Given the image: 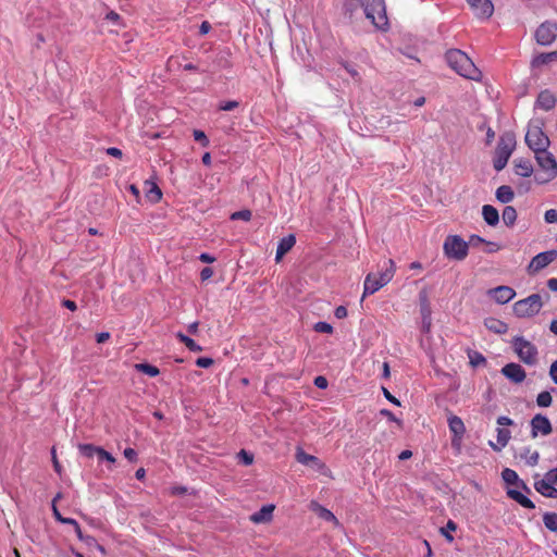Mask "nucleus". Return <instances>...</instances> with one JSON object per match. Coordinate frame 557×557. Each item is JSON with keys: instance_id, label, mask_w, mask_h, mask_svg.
Instances as JSON below:
<instances>
[{"instance_id": "nucleus-27", "label": "nucleus", "mask_w": 557, "mask_h": 557, "mask_svg": "<svg viewBox=\"0 0 557 557\" xmlns=\"http://www.w3.org/2000/svg\"><path fill=\"white\" fill-rule=\"evenodd\" d=\"M482 214L484 221L491 225L495 226L499 222V214L496 208L491 205H484L482 208Z\"/></svg>"}, {"instance_id": "nucleus-32", "label": "nucleus", "mask_w": 557, "mask_h": 557, "mask_svg": "<svg viewBox=\"0 0 557 557\" xmlns=\"http://www.w3.org/2000/svg\"><path fill=\"white\" fill-rule=\"evenodd\" d=\"M146 185L148 186L146 190V195L149 198L151 202H158L162 198L161 189L154 184L146 182Z\"/></svg>"}, {"instance_id": "nucleus-60", "label": "nucleus", "mask_w": 557, "mask_h": 557, "mask_svg": "<svg viewBox=\"0 0 557 557\" xmlns=\"http://www.w3.org/2000/svg\"><path fill=\"white\" fill-rule=\"evenodd\" d=\"M348 314V310L345 306H339L335 310V317L338 319H343Z\"/></svg>"}, {"instance_id": "nucleus-37", "label": "nucleus", "mask_w": 557, "mask_h": 557, "mask_svg": "<svg viewBox=\"0 0 557 557\" xmlns=\"http://www.w3.org/2000/svg\"><path fill=\"white\" fill-rule=\"evenodd\" d=\"M544 525L550 531H557V513L548 512L543 517Z\"/></svg>"}, {"instance_id": "nucleus-58", "label": "nucleus", "mask_w": 557, "mask_h": 557, "mask_svg": "<svg viewBox=\"0 0 557 557\" xmlns=\"http://www.w3.org/2000/svg\"><path fill=\"white\" fill-rule=\"evenodd\" d=\"M106 20L112 22V23H119L121 21V16L119 13H116L115 11H110L107 15H106Z\"/></svg>"}, {"instance_id": "nucleus-3", "label": "nucleus", "mask_w": 557, "mask_h": 557, "mask_svg": "<svg viewBox=\"0 0 557 557\" xmlns=\"http://www.w3.org/2000/svg\"><path fill=\"white\" fill-rule=\"evenodd\" d=\"M368 20L380 30L388 28V18L384 0H358Z\"/></svg>"}, {"instance_id": "nucleus-47", "label": "nucleus", "mask_w": 557, "mask_h": 557, "mask_svg": "<svg viewBox=\"0 0 557 557\" xmlns=\"http://www.w3.org/2000/svg\"><path fill=\"white\" fill-rule=\"evenodd\" d=\"M239 107V102L236 101V100H230V101H225V102H222L220 103L219 106V109L222 110V111H232L236 108Z\"/></svg>"}, {"instance_id": "nucleus-29", "label": "nucleus", "mask_w": 557, "mask_h": 557, "mask_svg": "<svg viewBox=\"0 0 557 557\" xmlns=\"http://www.w3.org/2000/svg\"><path fill=\"white\" fill-rule=\"evenodd\" d=\"M311 509L322 519L326 521L337 522L336 517L329 509L322 507L315 502H312L310 505Z\"/></svg>"}, {"instance_id": "nucleus-33", "label": "nucleus", "mask_w": 557, "mask_h": 557, "mask_svg": "<svg viewBox=\"0 0 557 557\" xmlns=\"http://www.w3.org/2000/svg\"><path fill=\"white\" fill-rule=\"evenodd\" d=\"M517 220V211L513 207L507 206L503 210V221L507 226H512Z\"/></svg>"}, {"instance_id": "nucleus-10", "label": "nucleus", "mask_w": 557, "mask_h": 557, "mask_svg": "<svg viewBox=\"0 0 557 557\" xmlns=\"http://www.w3.org/2000/svg\"><path fill=\"white\" fill-rule=\"evenodd\" d=\"M557 38V23L546 21L542 23L536 32H535V39L539 45L542 46H548L555 41Z\"/></svg>"}, {"instance_id": "nucleus-63", "label": "nucleus", "mask_w": 557, "mask_h": 557, "mask_svg": "<svg viewBox=\"0 0 557 557\" xmlns=\"http://www.w3.org/2000/svg\"><path fill=\"white\" fill-rule=\"evenodd\" d=\"M62 306L71 311H75L77 309L76 302L70 299H64L62 301Z\"/></svg>"}, {"instance_id": "nucleus-62", "label": "nucleus", "mask_w": 557, "mask_h": 557, "mask_svg": "<svg viewBox=\"0 0 557 557\" xmlns=\"http://www.w3.org/2000/svg\"><path fill=\"white\" fill-rule=\"evenodd\" d=\"M485 245L487 246V249L485 251L488 253L496 252L500 249V246L493 242H486Z\"/></svg>"}, {"instance_id": "nucleus-49", "label": "nucleus", "mask_w": 557, "mask_h": 557, "mask_svg": "<svg viewBox=\"0 0 557 557\" xmlns=\"http://www.w3.org/2000/svg\"><path fill=\"white\" fill-rule=\"evenodd\" d=\"M123 455L126 459H128L132 462L137 461V451L134 448L127 447L124 449Z\"/></svg>"}, {"instance_id": "nucleus-28", "label": "nucleus", "mask_w": 557, "mask_h": 557, "mask_svg": "<svg viewBox=\"0 0 557 557\" xmlns=\"http://www.w3.org/2000/svg\"><path fill=\"white\" fill-rule=\"evenodd\" d=\"M515 197L513 190L510 186L503 185L496 190V198L503 203L510 202Z\"/></svg>"}, {"instance_id": "nucleus-35", "label": "nucleus", "mask_w": 557, "mask_h": 557, "mask_svg": "<svg viewBox=\"0 0 557 557\" xmlns=\"http://www.w3.org/2000/svg\"><path fill=\"white\" fill-rule=\"evenodd\" d=\"M78 449L82 455H84L87 458H91L95 455L98 456V453L100 450L99 446H95L92 444H79Z\"/></svg>"}, {"instance_id": "nucleus-56", "label": "nucleus", "mask_w": 557, "mask_h": 557, "mask_svg": "<svg viewBox=\"0 0 557 557\" xmlns=\"http://www.w3.org/2000/svg\"><path fill=\"white\" fill-rule=\"evenodd\" d=\"M213 275V270L209 267H206L200 272V278L202 281L209 280Z\"/></svg>"}, {"instance_id": "nucleus-16", "label": "nucleus", "mask_w": 557, "mask_h": 557, "mask_svg": "<svg viewBox=\"0 0 557 557\" xmlns=\"http://www.w3.org/2000/svg\"><path fill=\"white\" fill-rule=\"evenodd\" d=\"M295 457L299 463L308 468H311L318 472H322L323 469L325 468L324 463H322L318 457L307 454L301 448L297 449Z\"/></svg>"}, {"instance_id": "nucleus-59", "label": "nucleus", "mask_w": 557, "mask_h": 557, "mask_svg": "<svg viewBox=\"0 0 557 557\" xmlns=\"http://www.w3.org/2000/svg\"><path fill=\"white\" fill-rule=\"evenodd\" d=\"M549 375L555 384H557V360L550 364Z\"/></svg>"}, {"instance_id": "nucleus-45", "label": "nucleus", "mask_w": 557, "mask_h": 557, "mask_svg": "<svg viewBox=\"0 0 557 557\" xmlns=\"http://www.w3.org/2000/svg\"><path fill=\"white\" fill-rule=\"evenodd\" d=\"M194 139L200 143L202 147H207L209 145V139L202 131L195 129Z\"/></svg>"}, {"instance_id": "nucleus-53", "label": "nucleus", "mask_w": 557, "mask_h": 557, "mask_svg": "<svg viewBox=\"0 0 557 557\" xmlns=\"http://www.w3.org/2000/svg\"><path fill=\"white\" fill-rule=\"evenodd\" d=\"M467 243L471 246H478L480 244H486V240L479 235H471Z\"/></svg>"}, {"instance_id": "nucleus-55", "label": "nucleus", "mask_w": 557, "mask_h": 557, "mask_svg": "<svg viewBox=\"0 0 557 557\" xmlns=\"http://www.w3.org/2000/svg\"><path fill=\"white\" fill-rule=\"evenodd\" d=\"M107 153L111 157L121 159L123 157V152L121 149L116 147H110L107 149Z\"/></svg>"}, {"instance_id": "nucleus-52", "label": "nucleus", "mask_w": 557, "mask_h": 557, "mask_svg": "<svg viewBox=\"0 0 557 557\" xmlns=\"http://www.w3.org/2000/svg\"><path fill=\"white\" fill-rule=\"evenodd\" d=\"M382 392L388 401L396 406H400V401L395 396H393L386 387H382Z\"/></svg>"}, {"instance_id": "nucleus-36", "label": "nucleus", "mask_w": 557, "mask_h": 557, "mask_svg": "<svg viewBox=\"0 0 557 557\" xmlns=\"http://www.w3.org/2000/svg\"><path fill=\"white\" fill-rule=\"evenodd\" d=\"M135 367L139 372H143L149 375L150 377H154L160 373L157 367L149 363H137Z\"/></svg>"}, {"instance_id": "nucleus-22", "label": "nucleus", "mask_w": 557, "mask_h": 557, "mask_svg": "<svg viewBox=\"0 0 557 557\" xmlns=\"http://www.w3.org/2000/svg\"><path fill=\"white\" fill-rule=\"evenodd\" d=\"M553 62H557V50L535 55L531 61V66L539 69Z\"/></svg>"}, {"instance_id": "nucleus-14", "label": "nucleus", "mask_w": 557, "mask_h": 557, "mask_svg": "<svg viewBox=\"0 0 557 557\" xmlns=\"http://www.w3.org/2000/svg\"><path fill=\"white\" fill-rule=\"evenodd\" d=\"M448 426L450 432L453 433L451 445L455 447H460L461 440L466 432L463 421L457 416H450L448 418Z\"/></svg>"}, {"instance_id": "nucleus-54", "label": "nucleus", "mask_w": 557, "mask_h": 557, "mask_svg": "<svg viewBox=\"0 0 557 557\" xmlns=\"http://www.w3.org/2000/svg\"><path fill=\"white\" fill-rule=\"evenodd\" d=\"M380 413L382 416L386 417L389 421H394V422L398 423L399 425L401 424L400 420H398L391 410L382 409L380 411Z\"/></svg>"}, {"instance_id": "nucleus-64", "label": "nucleus", "mask_w": 557, "mask_h": 557, "mask_svg": "<svg viewBox=\"0 0 557 557\" xmlns=\"http://www.w3.org/2000/svg\"><path fill=\"white\" fill-rule=\"evenodd\" d=\"M547 287L552 290V292H557V278L556 277H552L547 281Z\"/></svg>"}, {"instance_id": "nucleus-26", "label": "nucleus", "mask_w": 557, "mask_h": 557, "mask_svg": "<svg viewBox=\"0 0 557 557\" xmlns=\"http://www.w3.org/2000/svg\"><path fill=\"white\" fill-rule=\"evenodd\" d=\"M515 172L517 175H520L522 177H529L533 173V165L527 159H517L515 161Z\"/></svg>"}, {"instance_id": "nucleus-6", "label": "nucleus", "mask_w": 557, "mask_h": 557, "mask_svg": "<svg viewBox=\"0 0 557 557\" xmlns=\"http://www.w3.org/2000/svg\"><path fill=\"white\" fill-rule=\"evenodd\" d=\"M443 250L447 258L461 261L468 256L469 244L459 235H448L445 238Z\"/></svg>"}, {"instance_id": "nucleus-11", "label": "nucleus", "mask_w": 557, "mask_h": 557, "mask_svg": "<svg viewBox=\"0 0 557 557\" xmlns=\"http://www.w3.org/2000/svg\"><path fill=\"white\" fill-rule=\"evenodd\" d=\"M531 436L533 438L537 437L539 435H549L553 432V426L549 421V419L541 413L535 414L531 422Z\"/></svg>"}, {"instance_id": "nucleus-20", "label": "nucleus", "mask_w": 557, "mask_h": 557, "mask_svg": "<svg viewBox=\"0 0 557 557\" xmlns=\"http://www.w3.org/2000/svg\"><path fill=\"white\" fill-rule=\"evenodd\" d=\"M556 102L557 99L555 95L552 91L545 89L539 94L535 106L544 111H549L555 108Z\"/></svg>"}, {"instance_id": "nucleus-12", "label": "nucleus", "mask_w": 557, "mask_h": 557, "mask_svg": "<svg viewBox=\"0 0 557 557\" xmlns=\"http://www.w3.org/2000/svg\"><path fill=\"white\" fill-rule=\"evenodd\" d=\"M557 258L556 250H548L544 252L537 253L532 258L528 270L530 273L539 272L540 270L546 268L549 263H552Z\"/></svg>"}, {"instance_id": "nucleus-18", "label": "nucleus", "mask_w": 557, "mask_h": 557, "mask_svg": "<svg viewBox=\"0 0 557 557\" xmlns=\"http://www.w3.org/2000/svg\"><path fill=\"white\" fill-rule=\"evenodd\" d=\"M554 484L556 483L545 475L544 479L535 480L534 488L545 497L557 498V488Z\"/></svg>"}, {"instance_id": "nucleus-13", "label": "nucleus", "mask_w": 557, "mask_h": 557, "mask_svg": "<svg viewBox=\"0 0 557 557\" xmlns=\"http://www.w3.org/2000/svg\"><path fill=\"white\" fill-rule=\"evenodd\" d=\"M474 15L482 20H487L494 12V5L491 0H467Z\"/></svg>"}, {"instance_id": "nucleus-48", "label": "nucleus", "mask_w": 557, "mask_h": 557, "mask_svg": "<svg viewBox=\"0 0 557 557\" xmlns=\"http://www.w3.org/2000/svg\"><path fill=\"white\" fill-rule=\"evenodd\" d=\"M546 223H557V210L556 209H549L545 212L544 215Z\"/></svg>"}, {"instance_id": "nucleus-50", "label": "nucleus", "mask_w": 557, "mask_h": 557, "mask_svg": "<svg viewBox=\"0 0 557 557\" xmlns=\"http://www.w3.org/2000/svg\"><path fill=\"white\" fill-rule=\"evenodd\" d=\"M213 359L209 357H200L196 360V364L199 368H209L213 364Z\"/></svg>"}, {"instance_id": "nucleus-46", "label": "nucleus", "mask_w": 557, "mask_h": 557, "mask_svg": "<svg viewBox=\"0 0 557 557\" xmlns=\"http://www.w3.org/2000/svg\"><path fill=\"white\" fill-rule=\"evenodd\" d=\"M314 331L319 333H332V325L326 322H318L314 324Z\"/></svg>"}, {"instance_id": "nucleus-7", "label": "nucleus", "mask_w": 557, "mask_h": 557, "mask_svg": "<svg viewBox=\"0 0 557 557\" xmlns=\"http://www.w3.org/2000/svg\"><path fill=\"white\" fill-rule=\"evenodd\" d=\"M543 307L542 297L539 294H532L524 299L513 304L512 310L518 318H532L536 315Z\"/></svg>"}, {"instance_id": "nucleus-40", "label": "nucleus", "mask_w": 557, "mask_h": 557, "mask_svg": "<svg viewBox=\"0 0 557 557\" xmlns=\"http://www.w3.org/2000/svg\"><path fill=\"white\" fill-rule=\"evenodd\" d=\"M553 398L549 392H541L536 397V404L540 407H549L552 405Z\"/></svg>"}, {"instance_id": "nucleus-41", "label": "nucleus", "mask_w": 557, "mask_h": 557, "mask_svg": "<svg viewBox=\"0 0 557 557\" xmlns=\"http://www.w3.org/2000/svg\"><path fill=\"white\" fill-rule=\"evenodd\" d=\"M469 359H470V363L473 367H478V366L486 362V359L483 357V355L478 351L469 352Z\"/></svg>"}, {"instance_id": "nucleus-23", "label": "nucleus", "mask_w": 557, "mask_h": 557, "mask_svg": "<svg viewBox=\"0 0 557 557\" xmlns=\"http://www.w3.org/2000/svg\"><path fill=\"white\" fill-rule=\"evenodd\" d=\"M502 478L508 485H517L528 493L530 492V488L527 486V484L519 480V476L515 470L509 468L504 469L502 472Z\"/></svg>"}, {"instance_id": "nucleus-31", "label": "nucleus", "mask_w": 557, "mask_h": 557, "mask_svg": "<svg viewBox=\"0 0 557 557\" xmlns=\"http://www.w3.org/2000/svg\"><path fill=\"white\" fill-rule=\"evenodd\" d=\"M176 337L181 343H183L190 351L194 352H200L202 350V347L199 346L193 338L186 336L182 332H178L176 334Z\"/></svg>"}, {"instance_id": "nucleus-15", "label": "nucleus", "mask_w": 557, "mask_h": 557, "mask_svg": "<svg viewBox=\"0 0 557 557\" xmlns=\"http://www.w3.org/2000/svg\"><path fill=\"white\" fill-rule=\"evenodd\" d=\"M502 373L512 383L519 384L525 380L527 373L524 369L518 363H507L502 368Z\"/></svg>"}, {"instance_id": "nucleus-24", "label": "nucleus", "mask_w": 557, "mask_h": 557, "mask_svg": "<svg viewBox=\"0 0 557 557\" xmlns=\"http://www.w3.org/2000/svg\"><path fill=\"white\" fill-rule=\"evenodd\" d=\"M511 437V433L507 429L498 428L497 429V443L490 442V446L495 451H500L504 447L507 446L509 440Z\"/></svg>"}, {"instance_id": "nucleus-42", "label": "nucleus", "mask_w": 557, "mask_h": 557, "mask_svg": "<svg viewBox=\"0 0 557 557\" xmlns=\"http://www.w3.org/2000/svg\"><path fill=\"white\" fill-rule=\"evenodd\" d=\"M237 457L240 460V462H243L245 466H250L253 462V455L245 449H242L237 454Z\"/></svg>"}, {"instance_id": "nucleus-39", "label": "nucleus", "mask_w": 557, "mask_h": 557, "mask_svg": "<svg viewBox=\"0 0 557 557\" xmlns=\"http://www.w3.org/2000/svg\"><path fill=\"white\" fill-rule=\"evenodd\" d=\"M521 457L525 458L527 463L530 466H536L540 459V454L536 450H531L530 448H525V454L521 455Z\"/></svg>"}, {"instance_id": "nucleus-51", "label": "nucleus", "mask_w": 557, "mask_h": 557, "mask_svg": "<svg viewBox=\"0 0 557 557\" xmlns=\"http://www.w3.org/2000/svg\"><path fill=\"white\" fill-rule=\"evenodd\" d=\"M313 383L318 388H321V389H324L327 387V380H326V377H324L322 375H318L317 377H314Z\"/></svg>"}, {"instance_id": "nucleus-21", "label": "nucleus", "mask_w": 557, "mask_h": 557, "mask_svg": "<svg viewBox=\"0 0 557 557\" xmlns=\"http://www.w3.org/2000/svg\"><path fill=\"white\" fill-rule=\"evenodd\" d=\"M296 237L294 234L283 237L277 245L275 261L280 262L282 258L295 246Z\"/></svg>"}, {"instance_id": "nucleus-8", "label": "nucleus", "mask_w": 557, "mask_h": 557, "mask_svg": "<svg viewBox=\"0 0 557 557\" xmlns=\"http://www.w3.org/2000/svg\"><path fill=\"white\" fill-rule=\"evenodd\" d=\"M525 143L534 153L546 150L550 144L547 135L535 124L529 125L525 134Z\"/></svg>"}, {"instance_id": "nucleus-30", "label": "nucleus", "mask_w": 557, "mask_h": 557, "mask_svg": "<svg viewBox=\"0 0 557 557\" xmlns=\"http://www.w3.org/2000/svg\"><path fill=\"white\" fill-rule=\"evenodd\" d=\"M485 326L488 330H491V331H493V332H495L497 334H504L507 331V324L506 323H504L500 320L493 319V318L487 319L485 321Z\"/></svg>"}, {"instance_id": "nucleus-17", "label": "nucleus", "mask_w": 557, "mask_h": 557, "mask_svg": "<svg viewBox=\"0 0 557 557\" xmlns=\"http://www.w3.org/2000/svg\"><path fill=\"white\" fill-rule=\"evenodd\" d=\"M488 294L492 295L495 301L500 305L509 302L516 296L515 289L505 285L490 289Z\"/></svg>"}, {"instance_id": "nucleus-5", "label": "nucleus", "mask_w": 557, "mask_h": 557, "mask_svg": "<svg viewBox=\"0 0 557 557\" xmlns=\"http://www.w3.org/2000/svg\"><path fill=\"white\" fill-rule=\"evenodd\" d=\"M516 147L515 136L510 133L503 135L495 149L493 165L496 171H502L508 163V160Z\"/></svg>"}, {"instance_id": "nucleus-9", "label": "nucleus", "mask_w": 557, "mask_h": 557, "mask_svg": "<svg viewBox=\"0 0 557 557\" xmlns=\"http://www.w3.org/2000/svg\"><path fill=\"white\" fill-rule=\"evenodd\" d=\"M512 346L519 359L527 364H534L537 360L536 347L525 338L519 336L512 341Z\"/></svg>"}, {"instance_id": "nucleus-61", "label": "nucleus", "mask_w": 557, "mask_h": 557, "mask_svg": "<svg viewBox=\"0 0 557 557\" xmlns=\"http://www.w3.org/2000/svg\"><path fill=\"white\" fill-rule=\"evenodd\" d=\"M110 338V333L108 332H101L96 335V341L98 344H102L107 342Z\"/></svg>"}, {"instance_id": "nucleus-2", "label": "nucleus", "mask_w": 557, "mask_h": 557, "mask_svg": "<svg viewBox=\"0 0 557 557\" xmlns=\"http://www.w3.org/2000/svg\"><path fill=\"white\" fill-rule=\"evenodd\" d=\"M395 263L392 259L385 260L377 272L369 273L363 284V297L372 295L387 285L395 274Z\"/></svg>"}, {"instance_id": "nucleus-57", "label": "nucleus", "mask_w": 557, "mask_h": 557, "mask_svg": "<svg viewBox=\"0 0 557 557\" xmlns=\"http://www.w3.org/2000/svg\"><path fill=\"white\" fill-rule=\"evenodd\" d=\"M379 369L382 371L381 379L389 377V366L387 362H383L382 364H379Z\"/></svg>"}, {"instance_id": "nucleus-34", "label": "nucleus", "mask_w": 557, "mask_h": 557, "mask_svg": "<svg viewBox=\"0 0 557 557\" xmlns=\"http://www.w3.org/2000/svg\"><path fill=\"white\" fill-rule=\"evenodd\" d=\"M419 301H420L421 317L428 319V315H431V306H430L428 295L425 293H421L419 295Z\"/></svg>"}, {"instance_id": "nucleus-25", "label": "nucleus", "mask_w": 557, "mask_h": 557, "mask_svg": "<svg viewBox=\"0 0 557 557\" xmlns=\"http://www.w3.org/2000/svg\"><path fill=\"white\" fill-rule=\"evenodd\" d=\"M507 495H508L509 498L516 500L520 506H522L524 508H528V509H534L535 508L534 503L530 498L524 496L518 490L508 488Z\"/></svg>"}, {"instance_id": "nucleus-43", "label": "nucleus", "mask_w": 557, "mask_h": 557, "mask_svg": "<svg viewBox=\"0 0 557 557\" xmlns=\"http://www.w3.org/2000/svg\"><path fill=\"white\" fill-rule=\"evenodd\" d=\"M251 211L250 210H240L236 211L231 215L232 220H244V221H250L251 219Z\"/></svg>"}, {"instance_id": "nucleus-38", "label": "nucleus", "mask_w": 557, "mask_h": 557, "mask_svg": "<svg viewBox=\"0 0 557 557\" xmlns=\"http://www.w3.org/2000/svg\"><path fill=\"white\" fill-rule=\"evenodd\" d=\"M457 524L453 520H448L446 527L441 528L442 535L450 543L454 541V536L451 535V531H456Z\"/></svg>"}, {"instance_id": "nucleus-19", "label": "nucleus", "mask_w": 557, "mask_h": 557, "mask_svg": "<svg viewBox=\"0 0 557 557\" xmlns=\"http://www.w3.org/2000/svg\"><path fill=\"white\" fill-rule=\"evenodd\" d=\"M275 509V506L270 504L262 506L260 510L253 512L250 516V521L259 524V523H268L273 519V511Z\"/></svg>"}, {"instance_id": "nucleus-4", "label": "nucleus", "mask_w": 557, "mask_h": 557, "mask_svg": "<svg viewBox=\"0 0 557 557\" xmlns=\"http://www.w3.org/2000/svg\"><path fill=\"white\" fill-rule=\"evenodd\" d=\"M534 157L542 172L535 177L536 182L539 184H546L555 180L557 177V161L553 153L546 149L534 153Z\"/></svg>"}, {"instance_id": "nucleus-1", "label": "nucleus", "mask_w": 557, "mask_h": 557, "mask_svg": "<svg viewBox=\"0 0 557 557\" xmlns=\"http://www.w3.org/2000/svg\"><path fill=\"white\" fill-rule=\"evenodd\" d=\"M445 60L448 66L460 76L472 81L480 79V70L463 51L459 49H449L445 53Z\"/></svg>"}, {"instance_id": "nucleus-44", "label": "nucleus", "mask_w": 557, "mask_h": 557, "mask_svg": "<svg viewBox=\"0 0 557 557\" xmlns=\"http://www.w3.org/2000/svg\"><path fill=\"white\" fill-rule=\"evenodd\" d=\"M98 459L99 460H104L111 465H114L116 459L112 456V454H110L109 451H107L104 448L100 447V450L98 453Z\"/></svg>"}]
</instances>
